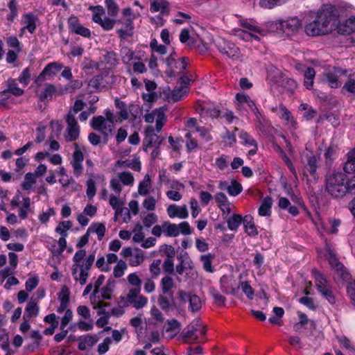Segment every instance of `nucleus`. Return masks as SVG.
<instances>
[{
    "label": "nucleus",
    "instance_id": "1",
    "mask_svg": "<svg viewBox=\"0 0 355 355\" xmlns=\"http://www.w3.org/2000/svg\"><path fill=\"white\" fill-rule=\"evenodd\" d=\"M89 231L90 229H88L87 232L79 239L76 246L80 250L74 254L72 258L71 275L73 280L78 282L80 286L87 283L89 270L95 261V252H92L86 257V251L81 249L89 241Z\"/></svg>",
    "mask_w": 355,
    "mask_h": 355
},
{
    "label": "nucleus",
    "instance_id": "2",
    "mask_svg": "<svg viewBox=\"0 0 355 355\" xmlns=\"http://www.w3.org/2000/svg\"><path fill=\"white\" fill-rule=\"evenodd\" d=\"M338 18L334 6L327 5L320 10L316 18L305 26V33L309 36L327 34L338 25Z\"/></svg>",
    "mask_w": 355,
    "mask_h": 355
},
{
    "label": "nucleus",
    "instance_id": "3",
    "mask_svg": "<svg viewBox=\"0 0 355 355\" xmlns=\"http://www.w3.org/2000/svg\"><path fill=\"white\" fill-rule=\"evenodd\" d=\"M346 175L341 172L329 174L325 178V189L329 194L334 198L346 195Z\"/></svg>",
    "mask_w": 355,
    "mask_h": 355
},
{
    "label": "nucleus",
    "instance_id": "4",
    "mask_svg": "<svg viewBox=\"0 0 355 355\" xmlns=\"http://www.w3.org/2000/svg\"><path fill=\"white\" fill-rule=\"evenodd\" d=\"M138 16L139 14L135 13L129 7L125 8L122 10L121 17L119 20H117L118 24L123 25L121 28L117 30V33L121 38L124 39L132 34L133 21Z\"/></svg>",
    "mask_w": 355,
    "mask_h": 355
},
{
    "label": "nucleus",
    "instance_id": "5",
    "mask_svg": "<svg viewBox=\"0 0 355 355\" xmlns=\"http://www.w3.org/2000/svg\"><path fill=\"white\" fill-rule=\"evenodd\" d=\"M302 162L306 171L309 173L310 178L306 180L310 184H315L318 182V176L316 173L318 168L317 158L314 152L309 150L307 148L302 153Z\"/></svg>",
    "mask_w": 355,
    "mask_h": 355
},
{
    "label": "nucleus",
    "instance_id": "6",
    "mask_svg": "<svg viewBox=\"0 0 355 355\" xmlns=\"http://www.w3.org/2000/svg\"><path fill=\"white\" fill-rule=\"evenodd\" d=\"M206 328L198 319L193 320L181 333V337L184 343H194L200 335H205Z\"/></svg>",
    "mask_w": 355,
    "mask_h": 355
},
{
    "label": "nucleus",
    "instance_id": "7",
    "mask_svg": "<svg viewBox=\"0 0 355 355\" xmlns=\"http://www.w3.org/2000/svg\"><path fill=\"white\" fill-rule=\"evenodd\" d=\"M31 200L29 197H23L21 191H17L15 196L10 201L12 209L19 208L18 216L21 220L27 218L28 214L32 212Z\"/></svg>",
    "mask_w": 355,
    "mask_h": 355
},
{
    "label": "nucleus",
    "instance_id": "8",
    "mask_svg": "<svg viewBox=\"0 0 355 355\" xmlns=\"http://www.w3.org/2000/svg\"><path fill=\"white\" fill-rule=\"evenodd\" d=\"M302 24L297 17H291L286 20H279L272 23L270 28L279 30L286 34H294L302 28Z\"/></svg>",
    "mask_w": 355,
    "mask_h": 355
},
{
    "label": "nucleus",
    "instance_id": "9",
    "mask_svg": "<svg viewBox=\"0 0 355 355\" xmlns=\"http://www.w3.org/2000/svg\"><path fill=\"white\" fill-rule=\"evenodd\" d=\"M67 128L64 134V139L68 141H76L80 135V128L74 114L69 112L66 116Z\"/></svg>",
    "mask_w": 355,
    "mask_h": 355
},
{
    "label": "nucleus",
    "instance_id": "10",
    "mask_svg": "<svg viewBox=\"0 0 355 355\" xmlns=\"http://www.w3.org/2000/svg\"><path fill=\"white\" fill-rule=\"evenodd\" d=\"M242 26L245 30H239L237 35L239 36L242 40L245 41L260 40V37L257 33L263 35L265 31L259 26L252 24L248 21H243L241 23Z\"/></svg>",
    "mask_w": 355,
    "mask_h": 355
},
{
    "label": "nucleus",
    "instance_id": "11",
    "mask_svg": "<svg viewBox=\"0 0 355 355\" xmlns=\"http://www.w3.org/2000/svg\"><path fill=\"white\" fill-rule=\"evenodd\" d=\"M347 73L345 69L334 68V69L327 71L323 73V81L331 88H338L341 85L339 78L342 75H346Z\"/></svg>",
    "mask_w": 355,
    "mask_h": 355
},
{
    "label": "nucleus",
    "instance_id": "12",
    "mask_svg": "<svg viewBox=\"0 0 355 355\" xmlns=\"http://www.w3.org/2000/svg\"><path fill=\"white\" fill-rule=\"evenodd\" d=\"M218 51L227 57L233 60H238L240 58L239 49L232 42L220 40L217 43Z\"/></svg>",
    "mask_w": 355,
    "mask_h": 355
},
{
    "label": "nucleus",
    "instance_id": "13",
    "mask_svg": "<svg viewBox=\"0 0 355 355\" xmlns=\"http://www.w3.org/2000/svg\"><path fill=\"white\" fill-rule=\"evenodd\" d=\"M98 9V12H94L92 15V20L98 24L103 30L105 31H110L112 30L115 24L118 23L117 20L114 19H111L107 17H102L105 14V10L102 6H99L96 8Z\"/></svg>",
    "mask_w": 355,
    "mask_h": 355
},
{
    "label": "nucleus",
    "instance_id": "14",
    "mask_svg": "<svg viewBox=\"0 0 355 355\" xmlns=\"http://www.w3.org/2000/svg\"><path fill=\"white\" fill-rule=\"evenodd\" d=\"M74 148L75 150L72 155L71 164L73 167V175L78 178L83 172V162L84 160V155L77 144H74Z\"/></svg>",
    "mask_w": 355,
    "mask_h": 355
},
{
    "label": "nucleus",
    "instance_id": "15",
    "mask_svg": "<svg viewBox=\"0 0 355 355\" xmlns=\"http://www.w3.org/2000/svg\"><path fill=\"white\" fill-rule=\"evenodd\" d=\"M69 30L70 32L81 35L84 37L89 38L91 36V31L89 28L83 26L79 21L78 19L71 15L68 19Z\"/></svg>",
    "mask_w": 355,
    "mask_h": 355
},
{
    "label": "nucleus",
    "instance_id": "16",
    "mask_svg": "<svg viewBox=\"0 0 355 355\" xmlns=\"http://www.w3.org/2000/svg\"><path fill=\"white\" fill-rule=\"evenodd\" d=\"M196 112L204 118H216L219 116V110L209 103H199L196 105Z\"/></svg>",
    "mask_w": 355,
    "mask_h": 355
},
{
    "label": "nucleus",
    "instance_id": "17",
    "mask_svg": "<svg viewBox=\"0 0 355 355\" xmlns=\"http://www.w3.org/2000/svg\"><path fill=\"white\" fill-rule=\"evenodd\" d=\"M221 291L225 294L235 295L239 289L236 281L230 276L223 275L220 279Z\"/></svg>",
    "mask_w": 355,
    "mask_h": 355
},
{
    "label": "nucleus",
    "instance_id": "18",
    "mask_svg": "<svg viewBox=\"0 0 355 355\" xmlns=\"http://www.w3.org/2000/svg\"><path fill=\"white\" fill-rule=\"evenodd\" d=\"M91 126L96 130L101 131L107 135V132H111L113 128L112 122L107 121L103 116L94 117L91 121Z\"/></svg>",
    "mask_w": 355,
    "mask_h": 355
},
{
    "label": "nucleus",
    "instance_id": "19",
    "mask_svg": "<svg viewBox=\"0 0 355 355\" xmlns=\"http://www.w3.org/2000/svg\"><path fill=\"white\" fill-rule=\"evenodd\" d=\"M153 131L152 126L147 128L146 135L143 141V149L146 152L148 151L150 147L160 146L162 144V140L159 139L157 135L155 134Z\"/></svg>",
    "mask_w": 355,
    "mask_h": 355
},
{
    "label": "nucleus",
    "instance_id": "20",
    "mask_svg": "<svg viewBox=\"0 0 355 355\" xmlns=\"http://www.w3.org/2000/svg\"><path fill=\"white\" fill-rule=\"evenodd\" d=\"M236 98L241 103H246L248 105V106L252 110V111L255 114L257 120L258 126H259V129L261 130L262 116H261L260 112H259L257 107H256L254 103L251 100L250 96L245 95L243 94H237L236 96Z\"/></svg>",
    "mask_w": 355,
    "mask_h": 355
},
{
    "label": "nucleus",
    "instance_id": "21",
    "mask_svg": "<svg viewBox=\"0 0 355 355\" xmlns=\"http://www.w3.org/2000/svg\"><path fill=\"white\" fill-rule=\"evenodd\" d=\"M167 214L171 218L178 217L181 219H185L189 216L187 206H178L175 204L170 205L167 209Z\"/></svg>",
    "mask_w": 355,
    "mask_h": 355
},
{
    "label": "nucleus",
    "instance_id": "22",
    "mask_svg": "<svg viewBox=\"0 0 355 355\" xmlns=\"http://www.w3.org/2000/svg\"><path fill=\"white\" fill-rule=\"evenodd\" d=\"M170 3L167 0H150V11L153 13L160 12L162 15H168Z\"/></svg>",
    "mask_w": 355,
    "mask_h": 355
},
{
    "label": "nucleus",
    "instance_id": "23",
    "mask_svg": "<svg viewBox=\"0 0 355 355\" xmlns=\"http://www.w3.org/2000/svg\"><path fill=\"white\" fill-rule=\"evenodd\" d=\"M37 20L38 18L36 15L32 12H28L22 15L21 22L24 25V28H26L30 33L33 34L37 28L36 23Z\"/></svg>",
    "mask_w": 355,
    "mask_h": 355
},
{
    "label": "nucleus",
    "instance_id": "24",
    "mask_svg": "<svg viewBox=\"0 0 355 355\" xmlns=\"http://www.w3.org/2000/svg\"><path fill=\"white\" fill-rule=\"evenodd\" d=\"M141 291L139 288H130L125 296H121L119 300V305L120 307H127L132 305L133 301L135 300L137 297L140 293Z\"/></svg>",
    "mask_w": 355,
    "mask_h": 355
},
{
    "label": "nucleus",
    "instance_id": "25",
    "mask_svg": "<svg viewBox=\"0 0 355 355\" xmlns=\"http://www.w3.org/2000/svg\"><path fill=\"white\" fill-rule=\"evenodd\" d=\"M59 86L57 87L52 84H46L44 89L38 94L41 101L51 100L54 95H58Z\"/></svg>",
    "mask_w": 355,
    "mask_h": 355
},
{
    "label": "nucleus",
    "instance_id": "26",
    "mask_svg": "<svg viewBox=\"0 0 355 355\" xmlns=\"http://www.w3.org/2000/svg\"><path fill=\"white\" fill-rule=\"evenodd\" d=\"M98 340L96 335H86L78 338V349L85 350L87 347L94 346Z\"/></svg>",
    "mask_w": 355,
    "mask_h": 355
},
{
    "label": "nucleus",
    "instance_id": "27",
    "mask_svg": "<svg viewBox=\"0 0 355 355\" xmlns=\"http://www.w3.org/2000/svg\"><path fill=\"white\" fill-rule=\"evenodd\" d=\"M116 165L119 167L130 168L138 172L141 169V164L138 157H134L132 159L118 160L116 162Z\"/></svg>",
    "mask_w": 355,
    "mask_h": 355
},
{
    "label": "nucleus",
    "instance_id": "28",
    "mask_svg": "<svg viewBox=\"0 0 355 355\" xmlns=\"http://www.w3.org/2000/svg\"><path fill=\"white\" fill-rule=\"evenodd\" d=\"M243 226L245 232L250 236H256L258 234V231L254 225L253 218L250 215H246L243 217Z\"/></svg>",
    "mask_w": 355,
    "mask_h": 355
},
{
    "label": "nucleus",
    "instance_id": "29",
    "mask_svg": "<svg viewBox=\"0 0 355 355\" xmlns=\"http://www.w3.org/2000/svg\"><path fill=\"white\" fill-rule=\"evenodd\" d=\"M313 272L314 275L315 284L319 293L331 286L322 274L316 270H313Z\"/></svg>",
    "mask_w": 355,
    "mask_h": 355
},
{
    "label": "nucleus",
    "instance_id": "30",
    "mask_svg": "<svg viewBox=\"0 0 355 355\" xmlns=\"http://www.w3.org/2000/svg\"><path fill=\"white\" fill-rule=\"evenodd\" d=\"M82 85L83 84L81 81L76 80L70 81L69 83L64 86L58 85V96L63 95L67 93H71L74 90L80 88L82 87Z\"/></svg>",
    "mask_w": 355,
    "mask_h": 355
},
{
    "label": "nucleus",
    "instance_id": "31",
    "mask_svg": "<svg viewBox=\"0 0 355 355\" xmlns=\"http://www.w3.org/2000/svg\"><path fill=\"white\" fill-rule=\"evenodd\" d=\"M160 285L162 293L170 294L171 297H172L173 291L171 290L175 286L173 278L168 275L164 276L161 280Z\"/></svg>",
    "mask_w": 355,
    "mask_h": 355
},
{
    "label": "nucleus",
    "instance_id": "32",
    "mask_svg": "<svg viewBox=\"0 0 355 355\" xmlns=\"http://www.w3.org/2000/svg\"><path fill=\"white\" fill-rule=\"evenodd\" d=\"M174 301V295L172 294L171 297L170 294L160 295L158 297V304L160 308L164 311H168L172 308Z\"/></svg>",
    "mask_w": 355,
    "mask_h": 355
},
{
    "label": "nucleus",
    "instance_id": "33",
    "mask_svg": "<svg viewBox=\"0 0 355 355\" xmlns=\"http://www.w3.org/2000/svg\"><path fill=\"white\" fill-rule=\"evenodd\" d=\"M7 86L8 88L2 92L3 94L10 92L16 96H20L24 94V90L18 87L17 80L15 79L9 78L7 81Z\"/></svg>",
    "mask_w": 355,
    "mask_h": 355
},
{
    "label": "nucleus",
    "instance_id": "34",
    "mask_svg": "<svg viewBox=\"0 0 355 355\" xmlns=\"http://www.w3.org/2000/svg\"><path fill=\"white\" fill-rule=\"evenodd\" d=\"M214 259V255L211 253L202 254L200 257V261L202 263L203 269L209 273L214 272V268L212 266V261Z\"/></svg>",
    "mask_w": 355,
    "mask_h": 355
},
{
    "label": "nucleus",
    "instance_id": "35",
    "mask_svg": "<svg viewBox=\"0 0 355 355\" xmlns=\"http://www.w3.org/2000/svg\"><path fill=\"white\" fill-rule=\"evenodd\" d=\"M151 180L150 175L146 174L143 180L141 181L138 186V193L140 196H146L150 193V189L151 188Z\"/></svg>",
    "mask_w": 355,
    "mask_h": 355
},
{
    "label": "nucleus",
    "instance_id": "36",
    "mask_svg": "<svg viewBox=\"0 0 355 355\" xmlns=\"http://www.w3.org/2000/svg\"><path fill=\"white\" fill-rule=\"evenodd\" d=\"M343 170L347 173H355V148L347 154V160L345 163Z\"/></svg>",
    "mask_w": 355,
    "mask_h": 355
},
{
    "label": "nucleus",
    "instance_id": "37",
    "mask_svg": "<svg viewBox=\"0 0 355 355\" xmlns=\"http://www.w3.org/2000/svg\"><path fill=\"white\" fill-rule=\"evenodd\" d=\"M304 85L307 89H311L314 83L315 76V69L312 67H309L304 73Z\"/></svg>",
    "mask_w": 355,
    "mask_h": 355
},
{
    "label": "nucleus",
    "instance_id": "38",
    "mask_svg": "<svg viewBox=\"0 0 355 355\" xmlns=\"http://www.w3.org/2000/svg\"><path fill=\"white\" fill-rule=\"evenodd\" d=\"M241 223H243V218L240 214H233L227 220V227L232 231H236Z\"/></svg>",
    "mask_w": 355,
    "mask_h": 355
},
{
    "label": "nucleus",
    "instance_id": "39",
    "mask_svg": "<svg viewBox=\"0 0 355 355\" xmlns=\"http://www.w3.org/2000/svg\"><path fill=\"white\" fill-rule=\"evenodd\" d=\"M163 233L169 237H176L180 234L179 227L176 224L164 223L163 224Z\"/></svg>",
    "mask_w": 355,
    "mask_h": 355
},
{
    "label": "nucleus",
    "instance_id": "40",
    "mask_svg": "<svg viewBox=\"0 0 355 355\" xmlns=\"http://www.w3.org/2000/svg\"><path fill=\"white\" fill-rule=\"evenodd\" d=\"M272 200L270 198H264L259 208V214L261 216H269L271 214Z\"/></svg>",
    "mask_w": 355,
    "mask_h": 355
},
{
    "label": "nucleus",
    "instance_id": "41",
    "mask_svg": "<svg viewBox=\"0 0 355 355\" xmlns=\"http://www.w3.org/2000/svg\"><path fill=\"white\" fill-rule=\"evenodd\" d=\"M63 67V65L58 62H53L48 64L44 68V73H46V76H53L60 71Z\"/></svg>",
    "mask_w": 355,
    "mask_h": 355
},
{
    "label": "nucleus",
    "instance_id": "42",
    "mask_svg": "<svg viewBox=\"0 0 355 355\" xmlns=\"http://www.w3.org/2000/svg\"><path fill=\"white\" fill-rule=\"evenodd\" d=\"M160 178L168 185L170 190L184 191V185L177 180H171L165 175H159Z\"/></svg>",
    "mask_w": 355,
    "mask_h": 355
},
{
    "label": "nucleus",
    "instance_id": "43",
    "mask_svg": "<svg viewBox=\"0 0 355 355\" xmlns=\"http://www.w3.org/2000/svg\"><path fill=\"white\" fill-rule=\"evenodd\" d=\"M166 121L164 110L163 108L156 109V131L159 132Z\"/></svg>",
    "mask_w": 355,
    "mask_h": 355
},
{
    "label": "nucleus",
    "instance_id": "44",
    "mask_svg": "<svg viewBox=\"0 0 355 355\" xmlns=\"http://www.w3.org/2000/svg\"><path fill=\"white\" fill-rule=\"evenodd\" d=\"M40 308L37 304V302L31 300L28 304L25 309V314L28 318H33L36 317L39 313Z\"/></svg>",
    "mask_w": 355,
    "mask_h": 355
},
{
    "label": "nucleus",
    "instance_id": "45",
    "mask_svg": "<svg viewBox=\"0 0 355 355\" xmlns=\"http://www.w3.org/2000/svg\"><path fill=\"white\" fill-rule=\"evenodd\" d=\"M105 5L110 17H115L118 15L119 7L115 0H105Z\"/></svg>",
    "mask_w": 355,
    "mask_h": 355
},
{
    "label": "nucleus",
    "instance_id": "46",
    "mask_svg": "<svg viewBox=\"0 0 355 355\" xmlns=\"http://www.w3.org/2000/svg\"><path fill=\"white\" fill-rule=\"evenodd\" d=\"M118 179L125 186H132L134 184L135 179L130 172H121L118 174Z\"/></svg>",
    "mask_w": 355,
    "mask_h": 355
},
{
    "label": "nucleus",
    "instance_id": "47",
    "mask_svg": "<svg viewBox=\"0 0 355 355\" xmlns=\"http://www.w3.org/2000/svg\"><path fill=\"white\" fill-rule=\"evenodd\" d=\"M36 183V177L32 173H27L24 177V181L21 184L23 189L29 191L33 184Z\"/></svg>",
    "mask_w": 355,
    "mask_h": 355
},
{
    "label": "nucleus",
    "instance_id": "48",
    "mask_svg": "<svg viewBox=\"0 0 355 355\" xmlns=\"http://www.w3.org/2000/svg\"><path fill=\"white\" fill-rule=\"evenodd\" d=\"M72 227V223L70 220L60 222L55 227V231L62 236H67V230Z\"/></svg>",
    "mask_w": 355,
    "mask_h": 355
},
{
    "label": "nucleus",
    "instance_id": "49",
    "mask_svg": "<svg viewBox=\"0 0 355 355\" xmlns=\"http://www.w3.org/2000/svg\"><path fill=\"white\" fill-rule=\"evenodd\" d=\"M243 191L242 185L236 180H232L229 184L227 193L231 196H236Z\"/></svg>",
    "mask_w": 355,
    "mask_h": 355
},
{
    "label": "nucleus",
    "instance_id": "50",
    "mask_svg": "<svg viewBox=\"0 0 355 355\" xmlns=\"http://www.w3.org/2000/svg\"><path fill=\"white\" fill-rule=\"evenodd\" d=\"M239 137L243 146H255L257 141L245 131L240 130Z\"/></svg>",
    "mask_w": 355,
    "mask_h": 355
},
{
    "label": "nucleus",
    "instance_id": "51",
    "mask_svg": "<svg viewBox=\"0 0 355 355\" xmlns=\"http://www.w3.org/2000/svg\"><path fill=\"white\" fill-rule=\"evenodd\" d=\"M209 293L214 299L216 304H217L218 306L225 305L226 300L225 297L223 296L215 288H210Z\"/></svg>",
    "mask_w": 355,
    "mask_h": 355
},
{
    "label": "nucleus",
    "instance_id": "52",
    "mask_svg": "<svg viewBox=\"0 0 355 355\" xmlns=\"http://www.w3.org/2000/svg\"><path fill=\"white\" fill-rule=\"evenodd\" d=\"M115 106L119 109V115L123 120H126L128 118V112L125 103L119 98L115 99Z\"/></svg>",
    "mask_w": 355,
    "mask_h": 355
},
{
    "label": "nucleus",
    "instance_id": "53",
    "mask_svg": "<svg viewBox=\"0 0 355 355\" xmlns=\"http://www.w3.org/2000/svg\"><path fill=\"white\" fill-rule=\"evenodd\" d=\"M10 14L7 16V20L12 22L18 15V8L16 0H10L8 3Z\"/></svg>",
    "mask_w": 355,
    "mask_h": 355
},
{
    "label": "nucleus",
    "instance_id": "54",
    "mask_svg": "<svg viewBox=\"0 0 355 355\" xmlns=\"http://www.w3.org/2000/svg\"><path fill=\"white\" fill-rule=\"evenodd\" d=\"M188 92L187 86H182L172 92L171 97L174 101H180Z\"/></svg>",
    "mask_w": 355,
    "mask_h": 355
},
{
    "label": "nucleus",
    "instance_id": "55",
    "mask_svg": "<svg viewBox=\"0 0 355 355\" xmlns=\"http://www.w3.org/2000/svg\"><path fill=\"white\" fill-rule=\"evenodd\" d=\"M121 60L124 64H129L134 59L135 53L128 47H123L121 49Z\"/></svg>",
    "mask_w": 355,
    "mask_h": 355
},
{
    "label": "nucleus",
    "instance_id": "56",
    "mask_svg": "<svg viewBox=\"0 0 355 355\" xmlns=\"http://www.w3.org/2000/svg\"><path fill=\"white\" fill-rule=\"evenodd\" d=\"M239 288L241 287L243 293L249 300H252L254 295V289L252 288L248 282L244 281L241 282L239 284Z\"/></svg>",
    "mask_w": 355,
    "mask_h": 355
},
{
    "label": "nucleus",
    "instance_id": "57",
    "mask_svg": "<svg viewBox=\"0 0 355 355\" xmlns=\"http://www.w3.org/2000/svg\"><path fill=\"white\" fill-rule=\"evenodd\" d=\"M127 264L125 261L120 260L117 262L114 268L113 275L116 278H119L124 275L125 270L127 269Z\"/></svg>",
    "mask_w": 355,
    "mask_h": 355
},
{
    "label": "nucleus",
    "instance_id": "58",
    "mask_svg": "<svg viewBox=\"0 0 355 355\" xmlns=\"http://www.w3.org/2000/svg\"><path fill=\"white\" fill-rule=\"evenodd\" d=\"M70 297V291L67 286L62 287L60 291L58 293V300L60 304H69Z\"/></svg>",
    "mask_w": 355,
    "mask_h": 355
},
{
    "label": "nucleus",
    "instance_id": "59",
    "mask_svg": "<svg viewBox=\"0 0 355 355\" xmlns=\"http://www.w3.org/2000/svg\"><path fill=\"white\" fill-rule=\"evenodd\" d=\"M66 237L67 236H61V237L58 241L59 248L57 249L51 250V252L53 256H59L64 251V250L66 249V247H67Z\"/></svg>",
    "mask_w": 355,
    "mask_h": 355
},
{
    "label": "nucleus",
    "instance_id": "60",
    "mask_svg": "<svg viewBox=\"0 0 355 355\" xmlns=\"http://www.w3.org/2000/svg\"><path fill=\"white\" fill-rule=\"evenodd\" d=\"M189 302V309L191 311L196 312L200 309L202 306L201 300L196 295H192Z\"/></svg>",
    "mask_w": 355,
    "mask_h": 355
},
{
    "label": "nucleus",
    "instance_id": "61",
    "mask_svg": "<svg viewBox=\"0 0 355 355\" xmlns=\"http://www.w3.org/2000/svg\"><path fill=\"white\" fill-rule=\"evenodd\" d=\"M144 260V255L141 252H136L131 255L130 259V265L132 266H137L140 265Z\"/></svg>",
    "mask_w": 355,
    "mask_h": 355
},
{
    "label": "nucleus",
    "instance_id": "62",
    "mask_svg": "<svg viewBox=\"0 0 355 355\" xmlns=\"http://www.w3.org/2000/svg\"><path fill=\"white\" fill-rule=\"evenodd\" d=\"M127 280L130 285L134 286L133 288H139L141 291V280L136 273L128 275Z\"/></svg>",
    "mask_w": 355,
    "mask_h": 355
},
{
    "label": "nucleus",
    "instance_id": "63",
    "mask_svg": "<svg viewBox=\"0 0 355 355\" xmlns=\"http://www.w3.org/2000/svg\"><path fill=\"white\" fill-rule=\"evenodd\" d=\"M180 41L183 44H187L189 46L194 44V39L190 37L189 31L187 29H183L180 34Z\"/></svg>",
    "mask_w": 355,
    "mask_h": 355
},
{
    "label": "nucleus",
    "instance_id": "64",
    "mask_svg": "<svg viewBox=\"0 0 355 355\" xmlns=\"http://www.w3.org/2000/svg\"><path fill=\"white\" fill-rule=\"evenodd\" d=\"M161 264L162 261L160 259H155L150 265V271L152 273L153 277H158L161 273Z\"/></svg>",
    "mask_w": 355,
    "mask_h": 355
}]
</instances>
